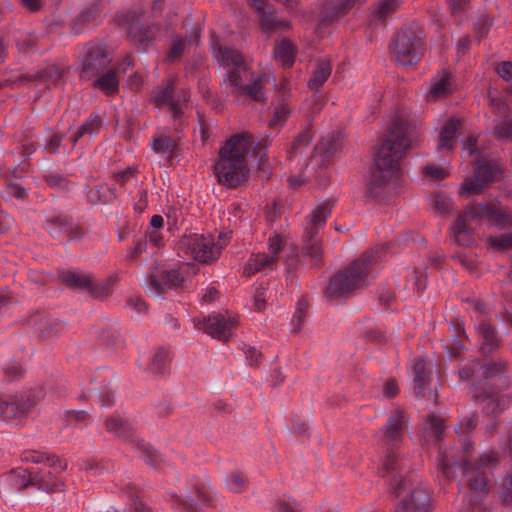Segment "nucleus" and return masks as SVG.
<instances>
[{"label":"nucleus","instance_id":"obj_1","mask_svg":"<svg viewBox=\"0 0 512 512\" xmlns=\"http://www.w3.org/2000/svg\"><path fill=\"white\" fill-rule=\"evenodd\" d=\"M410 145L409 127L400 120L394 121L371 170L368 192L373 199L385 200L396 189L401 176L399 160Z\"/></svg>","mask_w":512,"mask_h":512},{"label":"nucleus","instance_id":"obj_2","mask_svg":"<svg viewBox=\"0 0 512 512\" xmlns=\"http://www.w3.org/2000/svg\"><path fill=\"white\" fill-rule=\"evenodd\" d=\"M271 140L266 138L263 143L256 145L251 134L242 132L231 136L219 148L218 160L214 165V175L217 182L228 188H235L244 182L249 168L247 158L254 149L267 148Z\"/></svg>","mask_w":512,"mask_h":512},{"label":"nucleus","instance_id":"obj_3","mask_svg":"<svg viewBox=\"0 0 512 512\" xmlns=\"http://www.w3.org/2000/svg\"><path fill=\"white\" fill-rule=\"evenodd\" d=\"M486 219L491 226L497 229L512 227V214L507 207L497 200L482 204H470L463 213H460L456 222L449 229L451 241L460 246H469L473 243L474 222Z\"/></svg>","mask_w":512,"mask_h":512},{"label":"nucleus","instance_id":"obj_4","mask_svg":"<svg viewBox=\"0 0 512 512\" xmlns=\"http://www.w3.org/2000/svg\"><path fill=\"white\" fill-rule=\"evenodd\" d=\"M379 259L378 251L371 250L363 253L330 279L325 295L330 299H337L369 285L374 278Z\"/></svg>","mask_w":512,"mask_h":512},{"label":"nucleus","instance_id":"obj_5","mask_svg":"<svg viewBox=\"0 0 512 512\" xmlns=\"http://www.w3.org/2000/svg\"><path fill=\"white\" fill-rule=\"evenodd\" d=\"M480 373L484 379V387L480 394L474 392L476 401L488 414L504 411L509 403V397L503 393L509 385L504 364L488 363L482 365Z\"/></svg>","mask_w":512,"mask_h":512},{"label":"nucleus","instance_id":"obj_6","mask_svg":"<svg viewBox=\"0 0 512 512\" xmlns=\"http://www.w3.org/2000/svg\"><path fill=\"white\" fill-rule=\"evenodd\" d=\"M215 57L222 66L227 68L225 82L256 101L264 99L262 77L254 78L250 84H242L243 79L249 74V67L238 51L220 47L215 51Z\"/></svg>","mask_w":512,"mask_h":512},{"label":"nucleus","instance_id":"obj_7","mask_svg":"<svg viewBox=\"0 0 512 512\" xmlns=\"http://www.w3.org/2000/svg\"><path fill=\"white\" fill-rule=\"evenodd\" d=\"M226 234H219L217 239L214 235L190 233L184 235L178 243L180 255H184L199 263H211L216 261L222 249L227 245Z\"/></svg>","mask_w":512,"mask_h":512},{"label":"nucleus","instance_id":"obj_8","mask_svg":"<svg viewBox=\"0 0 512 512\" xmlns=\"http://www.w3.org/2000/svg\"><path fill=\"white\" fill-rule=\"evenodd\" d=\"M403 437V413L400 410L393 411L387 423L376 434L377 444L384 454V459L378 469L379 475L386 476L396 469V451Z\"/></svg>","mask_w":512,"mask_h":512},{"label":"nucleus","instance_id":"obj_9","mask_svg":"<svg viewBox=\"0 0 512 512\" xmlns=\"http://www.w3.org/2000/svg\"><path fill=\"white\" fill-rule=\"evenodd\" d=\"M472 447L470 441L465 439L463 442L464 456L461 460L462 473L471 490L486 495L489 490L487 471L494 467L497 458L493 452H485L478 458H473L470 454Z\"/></svg>","mask_w":512,"mask_h":512},{"label":"nucleus","instance_id":"obj_10","mask_svg":"<svg viewBox=\"0 0 512 512\" xmlns=\"http://www.w3.org/2000/svg\"><path fill=\"white\" fill-rule=\"evenodd\" d=\"M391 58L401 66L411 67L423 54V39L412 28L400 30L389 46Z\"/></svg>","mask_w":512,"mask_h":512},{"label":"nucleus","instance_id":"obj_11","mask_svg":"<svg viewBox=\"0 0 512 512\" xmlns=\"http://www.w3.org/2000/svg\"><path fill=\"white\" fill-rule=\"evenodd\" d=\"M330 213L331 209L327 204H319L312 210L304 225V253L309 255L315 263L320 261L322 254L321 245L315 236L325 226Z\"/></svg>","mask_w":512,"mask_h":512},{"label":"nucleus","instance_id":"obj_12","mask_svg":"<svg viewBox=\"0 0 512 512\" xmlns=\"http://www.w3.org/2000/svg\"><path fill=\"white\" fill-rule=\"evenodd\" d=\"M194 328L202 330L214 339L226 341L238 324L236 316L225 313H212L207 317L192 319Z\"/></svg>","mask_w":512,"mask_h":512},{"label":"nucleus","instance_id":"obj_13","mask_svg":"<svg viewBox=\"0 0 512 512\" xmlns=\"http://www.w3.org/2000/svg\"><path fill=\"white\" fill-rule=\"evenodd\" d=\"M105 426L108 432L114 434L117 437L124 439L132 438L131 441L135 442L139 456L143 458L146 463L152 466H157L159 464L161 460L160 454L148 443L144 442L143 440L134 438L132 428L129 423L124 422L121 419L111 417L105 421Z\"/></svg>","mask_w":512,"mask_h":512},{"label":"nucleus","instance_id":"obj_14","mask_svg":"<svg viewBox=\"0 0 512 512\" xmlns=\"http://www.w3.org/2000/svg\"><path fill=\"white\" fill-rule=\"evenodd\" d=\"M59 279L67 287L75 290H88L94 297L102 298L109 294L112 279L95 283L93 277L84 272L64 270L59 273Z\"/></svg>","mask_w":512,"mask_h":512},{"label":"nucleus","instance_id":"obj_15","mask_svg":"<svg viewBox=\"0 0 512 512\" xmlns=\"http://www.w3.org/2000/svg\"><path fill=\"white\" fill-rule=\"evenodd\" d=\"M466 304V309L475 319L482 351L491 352L497 346L498 340L495 329L484 319V315L488 312L487 306L477 299H467Z\"/></svg>","mask_w":512,"mask_h":512},{"label":"nucleus","instance_id":"obj_16","mask_svg":"<svg viewBox=\"0 0 512 512\" xmlns=\"http://www.w3.org/2000/svg\"><path fill=\"white\" fill-rule=\"evenodd\" d=\"M109 63L110 58L106 46L103 44H90L85 48L81 76L89 79L103 72Z\"/></svg>","mask_w":512,"mask_h":512},{"label":"nucleus","instance_id":"obj_17","mask_svg":"<svg viewBox=\"0 0 512 512\" xmlns=\"http://www.w3.org/2000/svg\"><path fill=\"white\" fill-rule=\"evenodd\" d=\"M249 7L257 14L262 29L266 32L286 29L289 22L279 19L274 7L267 0H247Z\"/></svg>","mask_w":512,"mask_h":512},{"label":"nucleus","instance_id":"obj_18","mask_svg":"<svg viewBox=\"0 0 512 512\" xmlns=\"http://www.w3.org/2000/svg\"><path fill=\"white\" fill-rule=\"evenodd\" d=\"M32 402L18 396H5L0 398V419L8 421L20 420L28 414L32 408Z\"/></svg>","mask_w":512,"mask_h":512},{"label":"nucleus","instance_id":"obj_19","mask_svg":"<svg viewBox=\"0 0 512 512\" xmlns=\"http://www.w3.org/2000/svg\"><path fill=\"white\" fill-rule=\"evenodd\" d=\"M454 89L455 81L452 74L443 70L432 78L427 99L437 101L446 98L453 93Z\"/></svg>","mask_w":512,"mask_h":512},{"label":"nucleus","instance_id":"obj_20","mask_svg":"<svg viewBox=\"0 0 512 512\" xmlns=\"http://www.w3.org/2000/svg\"><path fill=\"white\" fill-rule=\"evenodd\" d=\"M429 506V493L424 488L417 487L401 500L396 512H428Z\"/></svg>","mask_w":512,"mask_h":512},{"label":"nucleus","instance_id":"obj_21","mask_svg":"<svg viewBox=\"0 0 512 512\" xmlns=\"http://www.w3.org/2000/svg\"><path fill=\"white\" fill-rule=\"evenodd\" d=\"M183 282V276L177 269L165 270L161 274V279L156 275H150L148 280V289L154 295H159L164 287L174 288L178 287Z\"/></svg>","mask_w":512,"mask_h":512},{"label":"nucleus","instance_id":"obj_22","mask_svg":"<svg viewBox=\"0 0 512 512\" xmlns=\"http://www.w3.org/2000/svg\"><path fill=\"white\" fill-rule=\"evenodd\" d=\"M278 263V258L268 256L265 252L252 253L243 266V274L252 276L258 272L273 270Z\"/></svg>","mask_w":512,"mask_h":512},{"label":"nucleus","instance_id":"obj_23","mask_svg":"<svg viewBox=\"0 0 512 512\" xmlns=\"http://www.w3.org/2000/svg\"><path fill=\"white\" fill-rule=\"evenodd\" d=\"M173 90L170 85L159 88L153 97L154 103L157 107L168 106L169 110L172 111L174 117H178L182 113L181 103L188 101L189 95L187 92H183L181 98L176 101L173 98Z\"/></svg>","mask_w":512,"mask_h":512},{"label":"nucleus","instance_id":"obj_24","mask_svg":"<svg viewBox=\"0 0 512 512\" xmlns=\"http://www.w3.org/2000/svg\"><path fill=\"white\" fill-rule=\"evenodd\" d=\"M460 127V120L451 117L442 126L439 137L437 150L450 152L456 144V134Z\"/></svg>","mask_w":512,"mask_h":512},{"label":"nucleus","instance_id":"obj_25","mask_svg":"<svg viewBox=\"0 0 512 512\" xmlns=\"http://www.w3.org/2000/svg\"><path fill=\"white\" fill-rule=\"evenodd\" d=\"M32 473V487L37 488L48 493L58 491L60 482L56 475L46 468H33Z\"/></svg>","mask_w":512,"mask_h":512},{"label":"nucleus","instance_id":"obj_26","mask_svg":"<svg viewBox=\"0 0 512 512\" xmlns=\"http://www.w3.org/2000/svg\"><path fill=\"white\" fill-rule=\"evenodd\" d=\"M366 0H330L323 10V19L334 21L345 16L354 6L364 3Z\"/></svg>","mask_w":512,"mask_h":512},{"label":"nucleus","instance_id":"obj_27","mask_svg":"<svg viewBox=\"0 0 512 512\" xmlns=\"http://www.w3.org/2000/svg\"><path fill=\"white\" fill-rule=\"evenodd\" d=\"M267 246H268V251H269V253L267 255L275 256L278 259H279V254L282 251L288 250L289 255H288V258L286 259V262L288 264H289L290 257H297V255H298L296 246L294 244L288 245L286 237L281 234H278V233H273L269 236L268 241H267Z\"/></svg>","mask_w":512,"mask_h":512},{"label":"nucleus","instance_id":"obj_28","mask_svg":"<svg viewBox=\"0 0 512 512\" xmlns=\"http://www.w3.org/2000/svg\"><path fill=\"white\" fill-rule=\"evenodd\" d=\"M155 27H144L139 23H132L128 30L131 41L140 48L147 47L155 38Z\"/></svg>","mask_w":512,"mask_h":512},{"label":"nucleus","instance_id":"obj_29","mask_svg":"<svg viewBox=\"0 0 512 512\" xmlns=\"http://www.w3.org/2000/svg\"><path fill=\"white\" fill-rule=\"evenodd\" d=\"M475 171L486 184L499 179L502 175V165L496 160L476 162Z\"/></svg>","mask_w":512,"mask_h":512},{"label":"nucleus","instance_id":"obj_30","mask_svg":"<svg viewBox=\"0 0 512 512\" xmlns=\"http://www.w3.org/2000/svg\"><path fill=\"white\" fill-rule=\"evenodd\" d=\"M116 197L114 187L102 183L91 186L87 190L88 201L92 204L108 203Z\"/></svg>","mask_w":512,"mask_h":512},{"label":"nucleus","instance_id":"obj_31","mask_svg":"<svg viewBox=\"0 0 512 512\" xmlns=\"http://www.w3.org/2000/svg\"><path fill=\"white\" fill-rule=\"evenodd\" d=\"M399 0H380L373 8L370 16V24L378 25L393 14L399 7Z\"/></svg>","mask_w":512,"mask_h":512},{"label":"nucleus","instance_id":"obj_32","mask_svg":"<svg viewBox=\"0 0 512 512\" xmlns=\"http://www.w3.org/2000/svg\"><path fill=\"white\" fill-rule=\"evenodd\" d=\"M24 460L32 463H46L49 467L55 470H64L66 463L55 455H46L42 452L28 451L24 454Z\"/></svg>","mask_w":512,"mask_h":512},{"label":"nucleus","instance_id":"obj_33","mask_svg":"<svg viewBox=\"0 0 512 512\" xmlns=\"http://www.w3.org/2000/svg\"><path fill=\"white\" fill-rule=\"evenodd\" d=\"M274 56L282 66L291 67L295 59V48L289 40L284 39L276 44Z\"/></svg>","mask_w":512,"mask_h":512},{"label":"nucleus","instance_id":"obj_34","mask_svg":"<svg viewBox=\"0 0 512 512\" xmlns=\"http://www.w3.org/2000/svg\"><path fill=\"white\" fill-rule=\"evenodd\" d=\"M48 222L51 223V226L48 227L51 234L56 233H66L71 238H77L80 236L81 232L77 226H73L68 223L65 217L63 216H55L52 215L47 219Z\"/></svg>","mask_w":512,"mask_h":512},{"label":"nucleus","instance_id":"obj_35","mask_svg":"<svg viewBox=\"0 0 512 512\" xmlns=\"http://www.w3.org/2000/svg\"><path fill=\"white\" fill-rule=\"evenodd\" d=\"M102 125V120L98 115H91L85 123H83L73 135L70 140L72 145H75L77 141L85 135L93 136L98 133Z\"/></svg>","mask_w":512,"mask_h":512},{"label":"nucleus","instance_id":"obj_36","mask_svg":"<svg viewBox=\"0 0 512 512\" xmlns=\"http://www.w3.org/2000/svg\"><path fill=\"white\" fill-rule=\"evenodd\" d=\"M169 353L167 350L157 349L150 359L149 371L155 376L164 375L168 369Z\"/></svg>","mask_w":512,"mask_h":512},{"label":"nucleus","instance_id":"obj_37","mask_svg":"<svg viewBox=\"0 0 512 512\" xmlns=\"http://www.w3.org/2000/svg\"><path fill=\"white\" fill-rule=\"evenodd\" d=\"M332 67L329 61L321 60L308 82L310 88L318 90L330 77Z\"/></svg>","mask_w":512,"mask_h":512},{"label":"nucleus","instance_id":"obj_38","mask_svg":"<svg viewBox=\"0 0 512 512\" xmlns=\"http://www.w3.org/2000/svg\"><path fill=\"white\" fill-rule=\"evenodd\" d=\"M93 85L102 90L106 95H112L118 91L119 78L116 71L109 70L99 77Z\"/></svg>","mask_w":512,"mask_h":512},{"label":"nucleus","instance_id":"obj_39","mask_svg":"<svg viewBox=\"0 0 512 512\" xmlns=\"http://www.w3.org/2000/svg\"><path fill=\"white\" fill-rule=\"evenodd\" d=\"M9 484L16 490L32 486V473L23 468H16L10 471L7 476Z\"/></svg>","mask_w":512,"mask_h":512},{"label":"nucleus","instance_id":"obj_40","mask_svg":"<svg viewBox=\"0 0 512 512\" xmlns=\"http://www.w3.org/2000/svg\"><path fill=\"white\" fill-rule=\"evenodd\" d=\"M413 381H414V390L417 396L423 395L425 385L427 383L426 376V363L421 358H416L413 362Z\"/></svg>","mask_w":512,"mask_h":512},{"label":"nucleus","instance_id":"obj_41","mask_svg":"<svg viewBox=\"0 0 512 512\" xmlns=\"http://www.w3.org/2000/svg\"><path fill=\"white\" fill-rule=\"evenodd\" d=\"M486 186L487 184L482 181V178L475 172L471 178L466 179L462 183L459 189V195L468 196L472 194H479Z\"/></svg>","mask_w":512,"mask_h":512},{"label":"nucleus","instance_id":"obj_42","mask_svg":"<svg viewBox=\"0 0 512 512\" xmlns=\"http://www.w3.org/2000/svg\"><path fill=\"white\" fill-rule=\"evenodd\" d=\"M487 246L493 251H505L512 248V231L500 235L488 236Z\"/></svg>","mask_w":512,"mask_h":512},{"label":"nucleus","instance_id":"obj_43","mask_svg":"<svg viewBox=\"0 0 512 512\" xmlns=\"http://www.w3.org/2000/svg\"><path fill=\"white\" fill-rule=\"evenodd\" d=\"M430 204L443 215L449 214L453 209L451 198L441 192L434 193L430 197Z\"/></svg>","mask_w":512,"mask_h":512},{"label":"nucleus","instance_id":"obj_44","mask_svg":"<svg viewBox=\"0 0 512 512\" xmlns=\"http://www.w3.org/2000/svg\"><path fill=\"white\" fill-rule=\"evenodd\" d=\"M151 148L157 154H170L175 148V142L169 136H154L152 138Z\"/></svg>","mask_w":512,"mask_h":512},{"label":"nucleus","instance_id":"obj_45","mask_svg":"<svg viewBox=\"0 0 512 512\" xmlns=\"http://www.w3.org/2000/svg\"><path fill=\"white\" fill-rule=\"evenodd\" d=\"M290 113V108L287 104L281 103L274 109L273 118L268 122L270 128H278L283 126Z\"/></svg>","mask_w":512,"mask_h":512},{"label":"nucleus","instance_id":"obj_46","mask_svg":"<svg viewBox=\"0 0 512 512\" xmlns=\"http://www.w3.org/2000/svg\"><path fill=\"white\" fill-rule=\"evenodd\" d=\"M338 147H339V145L337 143V140L334 137H332L331 140L322 139L315 147V155H318V154L321 155L324 160L328 156L335 153L337 151Z\"/></svg>","mask_w":512,"mask_h":512},{"label":"nucleus","instance_id":"obj_47","mask_svg":"<svg viewBox=\"0 0 512 512\" xmlns=\"http://www.w3.org/2000/svg\"><path fill=\"white\" fill-rule=\"evenodd\" d=\"M494 133L500 140L512 139V119L506 117L499 120L495 124Z\"/></svg>","mask_w":512,"mask_h":512},{"label":"nucleus","instance_id":"obj_48","mask_svg":"<svg viewBox=\"0 0 512 512\" xmlns=\"http://www.w3.org/2000/svg\"><path fill=\"white\" fill-rule=\"evenodd\" d=\"M311 132L309 129H305L302 131L294 140L291 151L289 152V157L292 158L296 156L298 153L302 152V148L307 146L311 141Z\"/></svg>","mask_w":512,"mask_h":512},{"label":"nucleus","instance_id":"obj_49","mask_svg":"<svg viewBox=\"0 0 512 512\" xmlns=\"http://www.w3.org/2000/svg\"><path fill=\"white\" fill-rule=\"evenodd\" d=\"M3 379L13 381L22 375V367L18 361H10L1 368Z\"/></svg>","mask_w":512,"mask_h":512},{"label":"nucleus","instance_id":"obj_50","mask_svg":"<svg viewBox=\"0 0 512 512\" xmlns=\"http://www.w3.org/2000/svg\"><path fill=\"white\" fill-rule=\"evenodd\" d=\"M90 393L96 397L101 407L111 406L115 401V393L109 387H102L100 390H91Z\"/></svg>","mask_w":512,"mask_h":512},{"label":"nucleus","instance_id":"obj_51","mask_svg":"<svg viewBox=\"0 0 512 512\" xmlns=\"http://www.w3.org/2000/svg\"><path fill=\"white\" fill-rule=\"evenodd\" d=\"M99 2L100 0H93L92 7L83 10L77 17V22L84 25L95 21L100 15Z\"/></svg>","mask_w":512,"mask_h":512},{"label":"nucleus","instance_id":"obj_52","mask_svg":"<svg viewBox=\"0 0 512 512\" xmlns=\"http://www.w3.org/2000/svg\"><path fill=\"white\" fill-rule=\"evenodd\" d=\"M425 430L435 438H440L444 430L442 418L436 415H431L425 422Z\"/></svg>","mask_w":512,"mask_h":512},{"label":"nucleus","instance_id":"obj_53","mask_svg":"<svg viewBox=\"0 0 512 512\" xmlns=\"http://www.w3.org/2000/svg\"><path fill=\"white\" fill-rule=\"evenodd\" d=\"M185 41L180 37L173 38L172 45L166 53V60L174 62L178 60L184 52Z\"/></svg>","mask_w":512,"mask_h":512},{"label":"nucleus","instance_id":"obj_54","mask_svg":"<svg viewBox=\"0 0 512 512\" xmlns=\"http://www.w3.org/2000/svg\"><path fill=\"white\" fill-rule=\"evenodd\" d=\"M214 489L211 485L204 481L195 487V496L203 502H211L214 499Z\"/></svg>","mask_w":512,"mask_h":512},{"label":"nucleus","instance_id":"obj_55","mask_svg":"<svg viewBox=\"0 0 512 512\" xmlns=\"http://www.w3.org/2000/svg\"><path fill=\"white\" fill-rule=\"evenodd\" d=\"M267 287L264 285H259L255 288L253 293V304L254 308L257 311H262L267 303Z\"/></svg>","mask_w":512,"mask_h":512},{"label":"nucleus","instance_id":"obj_56","mask_svg":"<svg viewBox=\"0 0 512 512\" xmlns=\"http://www.w3.org/2000/svg\"><path fill=\"white\" fill-rule=\"evenodd\" d=\"M409 281L412 283L413 287L416 289L417 293L420 295L427 285V276L425 271L423 270H414L412 275L410 276Z\"/></svg>","mask_w":512,"mask_h":512},{"label":"nucleus","instance_id":"obj_57","mask_svg":"<svg viewBox=\"0 0 512 512\" xmlns=\"http://www.w3.org/2000/svg\"><path fill=\"white\" fill-rule=\"evenodd\" d=\"M226 486L230 491L239 493L245 488V480L240 474L233 473L226 479Z\"/></svg>","mask_w":512,"mask_h":512},{"label":"nucleus","instance_id":"obj_58","mask_svg":"<svg viewBox=\"0 0 512 512\" xmlns=\"http://www.w3.org/2000/svg\"><path fill=\"white\" fill-rule=\"evenodd\" d=\"M423 172L431 180H442L448 176V170L436 165H427L423 168Z\"/></svg>","mask_w":512,"mask_h":512},{"label":"nucleus","instance_id":"obj_59","mask_svg":"<svg viewBox=\"0 0 512 512\" xmlns=\"http://www.w3.org/2000/svg\"><path fill=\"white\" fill-rule=\"evenodd\" d=\"M479 366V362L477 360H471L466 362L459 370L458 375L460 379L467 380L469 379L475 372L476 367Z\"/></svg>","mask_w":512,"mask_h":512},{"label":"nucleus","instance_id":"obj_60","mask_svg":"<svg viewBox=\"0 0 512 512\" xmlns=\"http://www.w3.org/2000/svg\"><path fill=\"white\" fill-rule=\"evenodd\" d=\"M6 195L22 200L26 197L27 191L17 183H8L6 185Z\"/></svg>","mask_w":512,"mask_h":512},{"label":"nucleus","instance_id":"obj_61","mask_svg":"<svg viewBox=\"0 0 512 512\" xmlns=\"http://www.w3.org/2000/svg\"><path fill=\"white\" fill-rule=\"evenodd\" d=\"M89 417V414L85 411L79 410V411H67L65 413V419L67 422V425H72L74 423H79L87 420Z\"/></svg>","mask_w":512,"mask_h":512},{"label":"nucleus","instance_id":"obj_62","mask_svg":"<svg viewBox=\"0 0 512 512\" xmlns=\"http://www.w3.org/2000/svg\"><path fill=\"white\" fill-rule=\"evenodd\" d=\"M274 512H298L295 507V502L291 497L279 500L276 504Z\"/></svg>","mask_w":512,"mask_h":512},{"label":"nucleus","instance_id":"obj_63","mask_svg":"<svg viewBox=\"0 0 512 512\" xmlns=\"http://www.w3.org/2000/svg\"><path fill=\"white\" fill-rule=\"evenodd\" d=\"M497 74L505 81L512 80V63L505 61L500 63L496 68Z\"/></svg>","mask_w":512,"mask_h":512},{"label":"nucleus","instance_id":"obj_64","mask_svg":"<svg viewBox=\"0 0 512 512\" xmlns=\"http://www.w3.org/2000/svg\"><path fill=\"white\" fill-rule=\"evenodd\" d=\"M62 135L53 134L44 145V150L49 153H56L60 147Z\"/></svg>","mask_w":512,"mask_h":512}]
</instances>
